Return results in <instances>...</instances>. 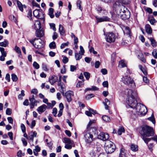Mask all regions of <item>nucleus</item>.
<instances>
[{"label":"nucleus","mask_w":157,"mask_h":157,"mask_svg":"<svg viewBox=\"0 0 157 157\" xmlns=\"http://www.w3.org/2000/svg\"><path fill=\"white\" fill-rule=\"evenodd\" d=\"M17 5L18 7L19 10L21 11H23V5L22 3L19 1H17Z\"/></svg>","instance_id":"28"},{"label":"nucleus","mask_w":157,"mask_h":157,"mask_svg":"<svg viewBox=\"0 0 157 157\" xmlns=\"http://www.w3.org/2000/svg\"><path fill=\"white\" fill-rule=\"evenodd\" d=\"M148 120L151 121L153 124L155 123V121L154 116H151L148 118Z\"/></svg>","instance_id":"47"},{"label":"nucleus","mask_w":157,"mask_h":157,"mask_svg":"<svg viewBox=\"0 0 157 157\" xmlns=\"http://www.w3.org/2000/svg\"><path fill=\"white\" fill-rule=\"evenodd\" d=\"M80 52H76L75 53V58L76 60H79L82 57V56Z\"/></svg>","instance_id":"23"},{"label":"nucleus","mask_w":157,"mask_h":157,"mask_svg":"<svg viewBox=\"0 0 157 157\" xmlns=\"http://www.w3.org/2000/svg\"><path fill=\"white\" fill-rule=\"evenodd\" d=\"M115 148V146L112 142L110 140L106 141L105 144V148L106 153L109 154L113 152Z\"/></svg>","instance_id":"4"},{"label":"nucleus","mask_w":157,"mask_h":157,"mask_svg":"<svg viewBox=\"0 0 157 157\" xmlns=\"http://www.w3.org/2000/svg\"><path fill=\"white\" fill-rule=\"evenodd\" d=\"M84 80H82V81H78L76 84L77 87H80L84 85Z\"/></svg>","instance_id":"31"},{"label":"nucleus","mask_w":157,"mask_h":157,"mask_svg":"<svg viewBox=\"0 0 157 157\" xmlns=\"http://www.w3.org/2000/svg\"><path fill=\"white\" fill-rule=\"evenodd\" d=\"M9 44V42L7 40H5L3 42H0V46L6 47Z\"/></svg>","instance_id":"26"},{"label":"nucleus","mask_w":157,"mask_h":157,"mask_svg":"<svg viewBox=\"0 0 157 157\" xmlns=\"http://www.w3.org/2000/svg\"><path fill=\"white\" fill-rule=\"evenodd\" d=\"M33 66L36 69H38L40 67L39 64L36 62H33Z\"/></svg>","instance_id":"45"},{"label":"nucleus","mask_w":157,"mask_h":157,"mask_svg":"<svg viewBox=\"0 0 157 157\" xmlns=\"http://www.w3.org/2000/svg\"><path fill=\"white\" fill-rule=\"evenodd\" d=\"M143 81L146 83H148L149 82V80L146 77L143 76Z\"/></svg>","instance_id":"60"},{"label":"nucleus","mask_w":157,"mask_h":157,"mask_svg":"<svg viewBox=\"0 0 157 157\" xmlns=\"http://www.w3.org/2000/svg\"><path fill=\"white\" fill-rule=\"evenodd\" d=\"M97 22H100L103 21H110V19L107 16H103L101 17H96Z\"/></svg>","instance_id":"14"},{"label":"nucleus","mask_w":157,"mask_h":157,"mask_svg":"<svg viewBox=\"0 0 157 157\" xmlns=\"http://www.w3.org/2000/svg\"><path fill=\"white\" fill-rule=\"evenodd\" d=\"M126 10H128L127 8L123 5H120L118 6L117 9V14H121V12H124Z\"/></svg>","instance_id":"12"},{"label":"nucleus","mask_w":157,"mask_h":157,"mask_svg":"<svg viewBox=\"0 0 157 157\" xmlns=\"http://www.w3.org/2000/svg\"><path fill=\"white\" fill-rule=\"evenodd\" d=\"M80 51L79 52H80L82 55H83L84 53V50L83 48V47L81 46H80Z\"/></svg>","instance_id":"62"},{"label":"nucleus","mask_w":157,"mask_h":157,"mask_svg":"<svg viewBox=\"0 0 157 157\" xmlns=\"http://www.w3.org/2000/svg\"><path fill=\"white\" fill-rule=\"evenodd\" d=\"M83 74L86 79L88 80L90 77V74L88 72H84Z\"/></svg>","instance_id":"40"},{"label":"nucleus","mask_w":157,"mask_h":157,"mask_svg":"<svg viewBox=\"0 0 157 157\" xmlns=\"http://www.w3.org/2000/svg\"><path fill=\"white\" fill-rule=\"evenodd\" d=\"M44 42L40 39L36 38L34 46L36 48L40 49L44 47Z\"/></svg>","instance_id":"8"},{"label":"nucleus","mask_w":157,"mask_h":157,"mask_svg":"<svg viewBox=\"0 0 157 157\" xmlns=\"http://www.w3.org/2000/svg\"><path fill=\"white\" fill-rule=\"evenodd\" d=\"M58 78L55 75L51 76V78H49V81L51 85H53L57 81Z\"/></svg>","instance_id":"19"},{"label":"nucleus","mask_w":157,"mask_h":157,"mask_svg":"<svg viewBox=\"0 0 157 157\" xmlns=\"http://www.w3.org/2000/svg\"><path fill=\"white\" fill-rule=\"evenodd\" d=\"M102 85L104 87H107L108 86V82L107 81H105L102 83Z\"/></svg>","instance_id":"57"},{"label":"nucleus","mask_w":157,"mask_h":157,"mask_svg":"<svg viewBox=\"0 0 157 157\" xmlns=\"http://www.w3.org/2000/svg\"><path fill=\"white\" fill-rule=\"evenodd\" d=\"M59 30L60 34L62 35H64L65 31L63 29V26L61 25H59Z\"/></svg>","instance_id":"27"},{"label":"nucleus","mask_w":157,"mask_h":157,"mask_svg":"<svg viewBox=\"0 0 157 157\" xmlns=\"http://www.w3.org/2000/svg\"><path fill=\"white\" fill-rule=\"evenodd\" d=\"M81 3L82 2L80 0H78L77 2V6L78 7L79 9L81 10H82V8L81 7Z\"/></svg>","instance_id":"37"},{"label":"nucleus","mask_w":157,"mask_h":157,"mask_svg":"<svg viewBox=\"0 0 157 157\" xmlns=\"http://www.w3.org/2000/svg\"><path fill=\"white\" fill-rule=\"evenodd\" d=\"M40 9H36L33 12V14L34 17L37 18L38 17V13Z\"/></svg>","instance_id":"34"},{"label":"nucleus","mask_w":157,"mask_h":157,"mask_svg":"<svg viewBox=\"0 0 157 157\" xmlns=\"http://www.w3.org/2000/svg\"><path fill=\"white\" fill-rule=\"evenodd\" d=\"M106 41L109 43L113 42L115 41L116 39L115 34L112 32H109L106 34Z\"/></svg>","instance_id":"6"},{"label":"nucleus","mask_w":157,"mask_h":157,"mask_svg":"<svg viewBox=\"0 0 157 157\" xmlns=\"http://www.w3.org/2000/svg\"><path fill=\"white\" fill-rule=\"evenodd\" d=\"M97 11L99 13L101 12L102 11L103 12H104V13H107L105 9H102L101 7H98V8Z\"/></svg>","instance_id":"49"},{"label":"nucleus","mask_w":157,"mask_h":157,"mask_svg":"<svg viewBox=\"0 0 157 157\" xmlns=\"http://www.w3.org/2000/svg\"><path fill=\"white\" fill-rule=\"evenodd\" d=\"M101 72L103 75H105L107 73V71L106 69H102L101 70Z\"/></svg>","instance_id":"63"},{"label":"nucleus","mask_w":157,"mask_h":157,"mask_svg":"<svg viewBox=\"0 0 157 157\" xmlns=\"http://www.w3.org/2000/svg\"><path fill=\"white\" fill-rule=\"evenodd\" d=\"M152 55L155 58L157 59V50L154 49L152 52Z\"/></svg>","instance_id":"42"},{"label":"nucleus","mask_w":157,"mask_h":157,"mask_svg":"<svg viewBox=\"0 0 157 157\" xmlns=\"http://www.w3.org/2000/svg\"><path fill=\"white\" fill-rule=\"evenodd\" d=\"M149 21L151 25H154V24L157 22V21L153 18L152 19H149Z\"/></svg>","instance_id":"43"},{"label":"nucleus","mask_w":157,"mask_h":157,"mask_svg":"<svg viewBox=\"0 0 157 157\" xmlns=\"http://www.w3.org/2000/svg\"><path fill=\"white\" fill-rule=\"evenodd\" d=\"M42 68L43 70L45 71H47L48 70V69L47 68V65L44 63H43L42 64Z\"/></svg>","instance_id":"64"},{"label":"nucleus","mask_w":157,"mask_h":157,"mask_svg":"<svg viewBox=\"0 0 157 157\" xmlns=\"http://www.w3.org/2000/svg\"><path fill=\"white\" fill-rule=\"evenodd\" d=\"M73 92L71 90L68 91L66 93V97L68 102H70L72 101L71 96H73Z\"/></svg>","instance_id":"13"},{"label":"nucleus","mask_w":157,"mask_h":157,"mask_svg":"<svg viewBox=\"0 0 157 157\" xmlns=\"http://www.w3.org/2000/svg\"><path fill=\"white\" fill-rule=\"evenodd\" d=\"M118 15L123 20H126L130 17V13L128 10H126L124 12H121V14H118Z\"/></svg>","instance_id":"9"},{"label":"nucleus","mask_w":157,"mask_h":157,"mask_svg":"<svg viewBox=\"0 0 157 157\" xmlns=\"http://www.w3.org/2000/svg\"><path fill=\"white\" fill-rule=\"evenodd\" d=\"M38 13V17H37V18L43 20V21H44L45 20L44 14L41 9H40Z\"/></svg>","instance_id":"20"},{"label":"nucleus","mask_w":157,"mask_h":157,"mask_svg":"<svg viewBox=\"0 0 157 157\" xmlns=\"http://www.w3.org/2000/svg\"><path fill=\"white\" fill-rule=\"evenodd\" d=\"M83 134L86 142L88 143H91L93 140V136L91 134L90 132L88 130L84 131Z\"/></svg>","instance_id":"5"},{"label":"nucleus","mask_w":157,"mask_h":157,"mask_svg":"<svg viewBox=\"0 0 157 157\" xmlns=\"http://www.w3.org/2000/svg\"><path fill=\"white\" fill-rule=\"evenodd\" d=\"M148 146L149 150L151 151H152V150H153V147H154V145L153 144L150 143L148 145Z\"/></svg>","instance_id":"58"},{"label":"nucleus","mask_w":157,"mask_h":157,"mask_svg":"<svg viewBox=\"0 0 157 157\" xmlns=\"http://www.w3.org/2000/svg\"><path fill=\"white\" fill-rule=\"evenodd\" d=\"M21 126L22 132H25L26 131V128L25 125L22 124H21Z\"/></svg>","instance_id":"59"},{"label":"nucleus","mask_w":157,"mask_h":157,"mask_svg":"<svg viewBox=\"0 0 157 157\" xmlns=\"http://www.w3.org/2000/svg\"><path fill=\"white\" fill-rule=\"evenodd\" d=\"M125 92L127 96L126 98L127 103L130 107L134 108L137 103L135 99L137 96L136 92L129 89L126 90Z\"/></svg>","instance_id":"2"},{"label":"nucleus","mask_w":157,"mask_h":157,"mask_svg":"<svg viewBox=\"0 0 157 157\" xmlns=\"http://www.w3.org/2000/svg\"><path fill=\"white\" fill-rule=\"evenodd\" d=\"M25 94H24V90H22L21 91V94H19V95H18V98L21 99H22L21 96L23 97L25 96Z\"/></svg>","instance_id":"51"},{"label":"nucleus","mask_w":157,"mask_h":157,"mask_svg":"<svg viewBox=\"0 0 157 157\" xmlns=\"http://www.w3.org/2000/svg\"><path fill=\"white\" fill-rule=\"evenodd\" d=\"M15 50L17 53L19 54L18 56L20 57L21 56V52L20 48L16 46Z\"/></svg>","instance_id":"35"},{"label":"nucleus","mask_w":157,"mask_h":157,"mask_svg":"<svg viewBox=\"0 0 157 157\" xmlns=\"http://www.w3.org/2000/svg\"><path fill=\"white\" fill-rule=\"evenodd\" d=\"M145 28L146 32L147 33L149 34H151V33H152V29L150 25L149 24H146L145 26Z\"/></svg>","instance_id":"21"},{"label":"nucleus","mask_w":157,"mask_h":157,"mask_svg":"<svg viewBox=\"0 0 157 157\" xmlns=\"http://www.w3.org/2000/svg\"><path fill=\"white\" fill-rule=\"evenodd\" d=\"M122 29L124 33L130 36H132L130 29L128 27L124 26Z\"/></svg>","instance_id":"16"},{"label":"nucleus","mask_w":157,"mask_h":157,"mask_svg":"<svg viewBox=\"0 0 157 157\" xmlns=\"http://www.w3.org/2000/svg\"><path fill=\"white\" fill-rule=\"evenodd\" d=\"M124 128L122 127L119 128L117 132L119 135H121L122 132H124Z\"/></svg>","instance_id":"33"},{"label":"nucleus","mask_w":157,"mask_h":157,"mask_svg":"<svg viewBox=\"0 0 157 157\" xmlns=\"http://www.w3.org/2000/svg\"><path fill=\"white\" fill-rule=\"evenodd\" d=\"M63 139L65 143L72 144L73 141L70 140V139L67 138H64Z\"/></svg>","instance_id":"30"},{"label":"nucleus","mask_w":157,"mask_h":157,"mask_svg":"<svg viewBox=\"0 0 157 157\" xmlns=\"http://www.w3.org/2000/svg\"><path fill=\"white\" fill-rule=\"evenodd\" d=\"M133 109L135 110L137 114L138 115L144 116L147 112V109L145 106L140 103H137Z\"/></svg>","instance_id":"3"},{"label":"nucleus","mask_w":157,"mask_h":157,"mask_svg":"<svg viewBox=\"0 0 157 157\" xmlns=\"http://www.w3.org/2000/svg\"><path fill=\"white\" fill-rule=\"evenodd\" d=\"M12 113L11 109L10 108H7L6 110V114L8 115H10Z\"/></svg>","instance_id":"48"},{"label":"nucleus","mask_w":157,"mask_h":157,"mask_svg":"<svg viewBox=\"0 0 157 157\" xmlns=\"http://www.w3.org/2000/svg\"><path fill=\"white\" fill-rule=\"evenodd\" d=\"M102 118L103 121L105 122H109L110 120L109 117L106 115L103 116Z\"/></svg>","instance_id":"36"},{"label":"nucleus","mask_w":157,"mask_h":157,"mask_svg":"<svg viewBox=\"0 0 157 157\" xmlns=\"http://www.w3.org/2000/svg\"><path fill=\"white\" fill-rule=\"evenodd\" d=\"M140 133L143 136V139L147 144L151 140L155 141L157 143V136L151 138L146 137L152 136L154 134L153 128L147 125L143 126L142 127V129L140 132Z\"/></svg>","instance_id":"1"},{"label":"nucleus","mask_w":157,"mask_h":157,"mask_svg":"<svg viewBox=\"0 0 157 157\" xmlns=\"http://www.w3.org/2000/svg\"><path fill=\"white\" fill-rule=\"evenodd\" d=\"M119 66L121 67H124L126 66V63L124 60H122L119 62Z\"/></svg>","instance_id":"25"},{"label":"nucleus","mask_w":157,"mask_h":157,"mask_svg":"<svg viewBox=\"0 0 157 157\" xmlns=\"http://www.w3.org/2000/svg\"><path fill=\"white\" fill-rule=\"evenodd\" d=\"M49 47L51 49H55L56 47V44L55 42H52L50 43L49 45Z\"/></svg>","instance_id":"38"},{"label":"nucleus","mask_w":157,"mask_h":157,"mask_svg":"<svg viewBox=\"0 0 157 157\" xmlns=\"http://www.w3.org/2000/svg\"><path fill=\"white\" fill-rule=\"evenodd\" d=\"M47 106L45 104H43L40 106L36 110L39 113L41 114L43 113L46 110Z\"/></svg>","instance_id":"15"},{"label":"nucleus","mask_w":157,"mask_h":157,"mask_svg":"<svg viewBox=\"0 0 157 157\" xmlns=\"http://www.w3.org/2000/svg\"><path fill=\"white\" fill-rule=\"evenodd\" d=\"M69 42H67L66 43H63L60 46V48L63 49L64 48L65 46H67L69 44Z\"/></svg>","instance_id":"46"},{"label":"nucleus","mask_w":157,"mask_h":157,"mask_svg":"<svg viewBox=\"0 0 157 157\" xmlns=\"http://www.w3.org/2000/svg\"><path fill=\"white\" fill-rule=\"evenodd\" d=\"M63 62L64 63H67L68 61V58L66 56H64L63 59Z\"/></svg>","instance_id":"61"},{"label":"nucleus","mask_w":157,"mask_h":157,"mask_svg":"<svg viewBox=\"0 0 157 157\" xmlns=\"http://www.w3.org/2000/svg\"><path fill=\"white\" fill-rule=\"evenodd\" d=\"M29 100L31 104H35L37 102V101L35 100V99L30 98H29Z\"/></svg>","instance_id":"55"},{"label":"nucleus","mask_w":157,"mask_h":157,"mask_svg":"<svg viewBox=\"0 0 157 157\" xmlns=\"http://www.w3.org/2000/svg\"><path fill=\"white\" fill-rule=\"evenodd\" d=\"M124 151V150L123 148H121V149L119 157H126Z\"/></svg>","instance_id":"29"},{"label":"nucleus","mask_w":157,"mask_h":157,"mask_svg":"<svg viewBox=\"0 0 157 157\" xmlns=\"http://www.w3.org/2000/svg\"><path fill=\"white\" fill-rule=\"evenodd\" d=\"M32 3L33 6L37 7L39 9H40V5L36 3L34 0H33L32 1Z\"/></svg>","instance_id":"41"},{"label":"nucleus","mask_w":157,"mask_h":157,"mask_svg":"<svg viewBox=\"0 0 157 157\" xmlns=\"http://www.w3.org/2000/svg\"><path fill=\"white\" fill-rule=\"evenodd\" d=\"M131 149L133 151H136L138 150V146L134 144H132L130 146Z\"/></svg>","instance_id":"22"},{"label":"nucleus","mask_w":157,"mask_h":157,"mask_svg":"<svg viewBox=\"0 0 157 157\" xmlns=\"http://www.w3.org/2000/svg\"><path fill=\"white\" fill-rule=\"evenodd\" d=\"M53 11L54 10L52 8H50L48 10V15L51 18H53L54 17Z\"/></svg>","instance_id":"24"},{"label":"nucleus","mask_w":157,"mask_h":157,"mask_svg":"<svg viewBox=\"0 0 157 157\" xmlns=\"http://www.w3.org/2000/svg\"><path fill=\"white\" fill-rule=\"evenodd\" d=\"M44 34V33L43 30L41 29L40 30H36V36L37 37H42Z\"/></svg>","instance_id":"18"},{"label":"nucleus","mask_w":157,"mask_h":157,"mask_svg":"<svg viewBox=\"0 0 157 157\" xmlns=\"http://www.w3.org/2000/svg\"><path fill=\"white\" fill-rule=\"evenodd\" d=\"M58 85L60 86L62 90L64 89V85L63 83L61 81H59L58 82Z\"/></svg>","instance_id":"44"},{"label":"nucleus","mask_w":157,"mask_h":157,"mask_svg":"<svg viewBox=\"0 0 157 157\" xmlns=\"http://www.w3.org/2000/svg\"><path fill=\"white\" fill-rule=\"evenodd\" d=\"M85 114L87 116L91 117L92 114H95L96 113V111L91 109H89V111H86L85 112Z\"/></svg>","instance_id":"17"},{"label":"nucleus","mask_w":157,"mask_h":157,"mask_svg":"<svg viewBox=\"0 0 157 157\" xmlns=\"http://www.w3.org/2000/svg\"><path fill=\"white\" fill-rule=\"evenodd\" d=\"M50 25L51 28L53 29L54 31H56V29L55 27V25L54 23H50Z\"/></svg>","instance_id":"52"},{"label":"nucleus","mask_w":157,"mask_h":157,"mask_svg":"<svg viewBox=\"0 0 157 157\" xmlns=\"http://www.w3.org/2000/svg\"><path fill=\"white\" fill-rule=\"evenodd\" d=\"M0 51L2 54V56H3L4 57H6V52L4 51V48H3L0 47Z\"/></svg>","instance_id":"32"},{"label":"nucleus","mask_w":157,"mask_h":157,"mask_svg":"<svg viewBox=\"0 0 157 157\" xmlns=\"http://www.w3.org/2000/svg\"><path fill=\"white\" fill-rule=\"evenodd\" d=\"M32 28L36 30L40 29L41 28V24L40 21L39 20L35 21L33 25H32Z\"/></svg>","instance_id":"11"},{"label":"nucleus","mask_w":157,"mask_h":157,"mask_svg":"<svg viewBox=\"0 0 157 157\" xmlns=\"http://www.w3.org/2000/svg\"><path fill=\"white\" fill-rule=\"evenodd\" d=\"M33 138L34 137L30 133V134L29 135V136H28V138L27 139L33 142Z\"/></svg>","instance_id":"53"},{"label":"nucleus","mask_w":157,"mask_h":157,"mask_svg":"<svg viewBox=\"0 0 157 157\" xmlns=\"http://www.w3.org/2000/svg\"><path fill=\"white\" fill-rule=\"evenodd\" d=\"M76 69V67L74 65H71L70 66V71L72 72L74 71Z\"/></svg>","instance_id":"56"},{"label":"nucleus","mask_w":157,"mask_h":157,"mask_svg":"<svg viewBox=\"0 0 157 157\" xmlns=\"http://www.w3.org/2000/svg\"><path fill=\"white\" fill-rule=\"evenodd\" d=\"M150 41L151 42V44L154 47L156 46V42L155 40L154 39L151 38L150 39Z\"/></svg>","instance_id":"50"},{"label":"nucleus","mask_w":157,"mask_h":157,"mask_svg":"<svg viewBox=\"0 0 157 157\" xmlns=\"http://www.w3.org/2000/svg\"><path fill=\"white\" fill-rule=\"evenodd\" d=\"M11 78L13 82H16L17 80V75L14 74H12Z\"/></svg>","instance_id":"39"},{"label":"nucleus","mask_w":157,"mask_h":157,"mask_svg":"<svg viewBox=\"0 0 157 157\" xmlns=\"http://www.w3.org/2000/svg\"><path fill=\"white\" fill-rule=\"evenodd\" d=\"M122 80L124 84L127 85L132 84L133 82V80L129 75L123 76L122 78Z\"/></svg>","instance_id":"7"},{"label":"nucleus","mask_w":157,"mask_h":157,"mask_svg":"<svg viewBox=\"0 0 157 157\" xmlns=\"http://www.w3.org/2000/svg\"><path fill=\"white\" fill-rule=\"evenodd\" d=\"M109 136L107 133L101 132L98 136V138L103 140H107L109 139Z\"/></svg>","instance_id":"10"},{"label":"nucleus","mask_w":157,"mask_h":157,"mask_svg":"<svg viewBox=\"0 0 157 157\" xmlns=\"http://www.w3.org/2000/svg\"><path fill=\"white\" fill-rule=\"evenodd\" d=\"M57 110L56 108H54L53 109L52 113L55 117L56 116V114L57 113Z\"/></svg>","instance_id":"54"}]
</instances>
